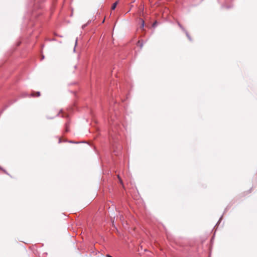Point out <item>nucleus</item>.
Returning <instances> with one entry per match:
<instances>
[{
	"mask_svg": "<svg viewBox=\"0 0 257 257\" xmlns=\"http://www.w3.org/2000/svg\"><path fill=\"white\" fill-rule=\"evenodd\" d=\"M40 92H33L32 94H31V96L32 97H39L40 96Z\"/></svg>",
	"mask_w": 257,
	"mask_h": 257,
	"instance_id": "nucleus-1",
	"label": "nucleus"
},
{
	"mask_svg": "<svg viewBox=\"0 0 257 257\" xmlns=\"http://www.w3.org/2000/svg\"><path fill=\"white\" fill-rule=\"evenodd\" d=\"M117 5V2H116L115 3H114L112 5V7H111V10H114L115 9V8H116V7Z\"/></svg>",
	"mask_w": 257,
	"mask_h": 257,
	"instance_id": "nucleus-2",
	"label": "nucleus"
},
{
	"mask_svg": "<svg viewBox=\"0 0 257 257\" xmlns=\"http://www.w3.org/2000/svg\"><path fill=\"white\" fill-rule=\"evenodd\" d=\"M138 46H140L141 47V48H142L143 47V46L142 42H141L140 41H139L138 42Z\"/></svg>",
	"mask_w": 257,
	"mask_h": 257,
	"instance_id": "nucleus-3",
	"label": "nucleus"
},
{
	"mask_svg": "<svg viewBox=\"0 0 257 257\" xmlns=\"http://www.w3.org/2000/svg\"><path fill=\"white\" fill-rule=\"evenodd\" d=\"M68 124H69V122L66 123V124H65V131L66 132H68L69 131V130H68Z\"/></svg>",
	"mask_w": 257,
	"mask_h": 257,
	"instance_id": "nucleus-4",
	"label": "nucleus"
},
{
	"mask_svg": "<svg viewBox=\"0 0 257 257\" xmlns=\"http://www.w3.org/2000/svg\"><path fill=\"white\" fill-rule=\"evenodd\" d=\"M117 177H118V179H119V180L120 183L121 184H122V180L120 179V178L119 176V175H118V176H117Z\"/></svg>",
	"mask_w": 257,
	"mask_h": 257,
	"instance_id": "nucleus-5",
	"label": "nucleus"
},
{
	"mask_svg": "<svg viewBox=\"0 0 257 257\" xmlns=\"http://www.w3.org/2000/svg\"><path fill=\"white\" fill-rule=\"evenodd\" d=\"M144 22L143 21H142V27H144Z\"/></svg>",
	"mask_w": 257,
	"mask_h": 257,
	"instance_id": "nucleus-6",
	"label": "nucleus"
},
{
	"mask_svg": "<svg viewBox=\"0 0 257 257\" xmlns=\"http://www.w3.org/2000/svg\"><path fill=\"white\" fill-rule=\"evenodd\" d=\"M156 24V22L154 23L153 24V26H154Z\"/></svg>",
	"mask_w": 257,
	"mask_h": 257,
	"instance_id": "nucleus-7",
	"label": "nucleus"
}]
</instances>
